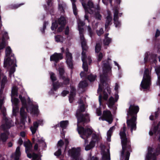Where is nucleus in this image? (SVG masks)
Segmentation results:
<instances>
[{
  "label": "nucleus",
  "mask_w": 160,
  "mask_h": 160,
  "mask_svg": "<svg viewBox=\"0 0 160 160\" xmlns=\"http://www.w3.org/2000/svg\"><path fill=\"white\" fill-rule=\"evenodd\" d=\"M114 24L116 27H119L120 25V23L118 20V8H115L114 9Z\"/></svg>",
  "instance_id": "obj_22"
},
{
  "label": "nucleus",
  "mask_w": 160,
  "mask_h": 160,
  "mask_svg": "<svg viewBox=\"0 0 160 160\" xmlns=\"http://www.w3.org/2000/svg\"><path fill=\"white\" fill-rule=\"evenodd\" d=\"M53 88L55 90H56L58 88L61 87V84L59 83L58 82L53 83Z\"/></svg>",
  "instance_id": "obj_40"
},
{
  "label": "nucleus",
  "mask_w": 160,
  "mask_h": 160,
  "mask_svg": "<svg viewBox=\"0 0 160 160\" xmlns=\"http://www.w3.org/2000/svg\"><path fill=\"white\" fill-rule=\"evenodd\" d=\"M106 19V20L105 24V27L106 29H107L112 19L111 13L109 11H108L107 12V15Z\"/></svg>",
  "instance_id": "obj_26"
},
{
  "label": "nucleus",
  "mask_w": 160,
  "mask_h": 160,
  "mask_svg": "<svg viewBox=\"0 0 160 160\" xmlns=\"http://www.w3.org/2000/svg\"><path fill=\"white\" fill-rule=\"evenodd\" d=\"M119 85L118 83H115L114 87V90L116 91V93L114 96V98L112 97H111L109 98L108 102V107L110 108L112 107L115 103L117 102L118 99V91L119 88Z\"/></svg>",
  "instance_id": "obj_15"
},
{
  "label": "nucleus",
  "mask_w": 160,
  "mask_h": 160,
  "mask_svg": "<svg viewBox=\"0 0 160 160\" xmlns=\"http://www.w3.org/2000/svg\"><path fill=\"white\" fill-rule=\"evenodd\" d=\"M101 50V46L99 43H97L95 47V52H98Z\"/></svg>",
  "instance_id": "obj_42"
},
{
  "label": "nucleus",
  "mask_w": 160,
  "mask_h": 160,
  "mask_svg": "<svg viewBox=\"0 0 160 160\" xmlns=\"http://www.w3.org/2000/svg\"><path fill=\"white\" fill-rule=\"evenodd\" d=\"M20 136L22 137H25L26 135V133L24 132H22L20 133Z\"/></svg>",
  "instance_id": "obj_54"
},
{
  "label": "nucleus",
  "mask_w": 160,
  "mask_h": 160,
  "mask_svg": "<svg viewBox=\"0 0 160 160\" xmlns=\"http://www.w3.org/2000/svg\"><path fill=\"white\" fill-rule=\"evenodd\" d=\"M50 78L52 82H54L56 80V78L55 76V74L52 72L50 73Z\"/></svg>",
  "instance_id": "obj_44"
},
{
  "label": "nucleus",
  "mask_w": 160,
  "mask_h": 160,
  "mask_svg": "<svg viewBox=\"0 0 160 160\" xmlns=\"http://www.w3.org/2000/svg\"><path fill=\"white\" fill-rule=\"evenodd\" d=\"M34 139L36 141H37L38 142V144H36L34 147V149L37 150L38 149L39 151L41 150L44 149L46 147V145L45 142L42 140L41 141V139L39 138H34Z\"/></svg>",
  "instance_id": "obj_18"
},
{
  "label": "nucleus",
  "mask_w": 160,
  "mask_h": 160,
  "mask_svg": "<svg viewBox=\"0 0 160 160\" xmlns=\"http://www.w3.org/2000/svg\"><path fill=\"white\" fill-rule=\"evenodd\" d=\"M7 82V77L6 76H3V78L1 82V88L0 90V111H1L4 117L2 121V124L1 126L2 128L4 129H8L13 125V123H12L11 120L10 119H8L5 117L6 110L5 107L3 106L4 103V97L2 92L4 85Z\"/></svg>",
  "instance_id": "obj_4"
},
{
  "label": "nucleus",
  "mask_w": 160,
  "mask_h": 160,
  "mask_svg": "<svg viewBox=\"0 0 160 160\" xmlns=\"http://www.w3.org/2000/svg\"><path fill=\"white\" fill-rule=\"evenodd\" d=\"M72 2V8L73 9V12L74 14L76 15L77 14V9L76 6L75 4L76 2V0H70Z\"/></svg>",
  "instance_id": "obj_34"
},
{
  "label": "nucleus",
  "mask_w": 160,
  "mask_h": 160,
  "mask_svg": "<svg viewBox=\"0 0 160 160\" xmlns=\"http://www.w3.org/2000/svg\"><path fill=\"white\" fill-rule=\"evenodd\" d=\"M149 134L151 136L154 135L155 138L159 140L160 139V122L158 124L156 127L152 126L150 130Z\"/></svg>",
  "instance_id": "obj_16"
},
{
  "label": "nucleus",
  "mask_w": 160,
  "mask_h": 160,
  "mask_svg": "<svg viewBox=\"0 0 160 160\" xmlns=\"http://www.w3.org/2000/svg\"><path fill=\"white\" fill-rule=\"evenodd\" d=\"M75 92V88L74 87H71V91L69 97V101L70 103L72 102L74 99Z\"/></svg>",
  "instance_id": "obj_29"
},
{
  "label": "nucleus",
  "mask_w": 160,
  "mask_h": 160,
  "mask_svg": "<svg viewBox=\"0 0 160 160\" xmlns=\"http://www.w3.org/2000/svg\"><path fill=\"white\" fill-rule=\"evenodd\" d=\"M68 124V121H61L60 123V126L63 129H65Z\"/></svg>",
  "instance_id": "obj_35"
},
{
  "label": "nucleus",
  "mask_w": 160,
  "mask_h": 160,
  "mask_svg": "<svg viewBox=\"0 0 160 160\" xmlns=\"http://www.w3.org/2000/svg\"><path fill=\"white\" fill-rule=\"evenodd\" d=\"M155 71L158 77V80L157 82V84L160 86V66L156 68Z\"/></svg>",
  "instance_id": "obj_33"
},
{
  "label": "nucleus",
  "mask_w": 160,
  "mask_h": 160,
  "mask_svg": "<svg viewBox=\"0 0 160 160\" xmlns=\"http://www.w3.org/2000/svg\"><path fill=\"white\" fill-rule=\"evenodd\" d=\"M68 91L64 90L62 92L61 94L62 96L64 97L67 94H68Z\"/></svg>",
  "instance_id": "obj_47"
},
{
  "label": "nucleus",
  "mask_w": 160,
  "mask_h": 160,
  "mask_svg": "<svg viewBox=\"0 0 160 160\" xmlns=\"http://www.w3.org/2000/svg\"><path fill=\"white\" fill-rule=\"evenodd\" d=\"M88 86V83L86 81L81 82L79 84V88H83Z\"/></svg>",
  "instance_id": "obj_36"
},
{
  "label": "nucleus",
  "mask_w": 160,
  "mask_h": 160,
  "mask_svg": "<svg viewBox=\"0 0 160 160\" xmlns=\"http://www.w3.org/2000/svg\"><path fill=\"white\" fill-rule=\"evenodd\" d=\"M155 57H156V56H152V55L150 54V52H147L145 54V57L144 58L145 62L147 61L148 60V58L150 59L151 58V59H153V62L156 64V61L155 59Z\"/></svg>",
  "instance_id": "obj_30"
},
{
  "label": "nucleus",
  "mask_w": 160,
  "mask_h": 160,
  "mask_svg": "<svg viewBox=\"0 0 160 160\" xmlns=\"http://www.w3.org/2000/svg\"><path fill=\"white\" fill-rule=\"evenodd\" d=\"M66 62L68 67L70 68H72L73 66L72 55L71 54L68 52V49L66 51Z\"/></svg>",
  "instance_id": "obj_21"
},
{
  "label": "nucleus",
  "mask_w": 160,
  "mask_h": 160,
  "mask_svg": "<svg viewBox=\"0 0 160 160\" xmlns=\"http://www.w3.org/2000/svg\"><path fill=\"white\" fill-rule=\"evenodd\" d=\"M115 129V127L114 126H112L111 127L109 130L108 131L107 133V140L108 142H110L111 141V137L112 135V134L114 130Z\"/></svg>",
  "instance_id": "obj_32"
},
{
  "label": "nucleus",
  "mask_w": 160,
  "mask_h": 160,
  "mask_svg": "<svg viewBox=\"0 0 160 160\" xmlns=\"http://www.w3.org/2000/svg\"><path fill=\"white\" fill-rule=\"evenodd\" d=\"M79 106L77 111L76 116L78 119L77 129L79 134L81 138L85 140V143H88L87 139L92 134V138L89 144L87 145L85 147V150L88 151L94 147L96 142L98 140V137L94 133L92 128H88L85 129L82 127H79V123L82 122H88L89 121V117L88 114L85 115L81 113L85 111V107L83 102L82 101H80L79 102Z\"/></svg>",
  "instance_id": "obj_1"
},
{
  "label": "nucleus",
  "mask_w": 160,
  "mask_h": 160,
  "mask_svg": "<svg viewBox=\"0 0 160 160\" xmlns=\"http://www.w3.org/2000/svg\"><path fill=\"white\" fill-rule=\"evenodd\" d=\"M22 4H20L18 5H17L16 6H15V7H14V8H17L18 7H19L20 6H21V5H22Z\"/></svg>",
  "instance_id": "obj_58"
},
{
  "label": "nucleus",
  "mask_w": 160,
  "mask_h": 160,
  "mask_svg": "<svg viewBox=\"0 0 160 160\" xmlns=\"http://www.w3.org/2000/svg\"><path fill=\"white\" fill-rule=\"evenodd\" d=\"M69 33V28L68 27H66L65 31V34L66 35H68Z\"/></svg>",
  "instance_id": "obj_53"
},
{
  "label": "nucleus",
  "mask_w": 160,
  "mask_h": 160,
  "mask_svg": "<svg viewBox=\"0 0 160 160\" xmlns=\"http://www.w3.org/2000/svg\"><path fill=\"white\" fill-rule=\"evenodd\" d=\"M24 146L26 148V152L28 157L29 158H32V160H41V156L39 154L33 153L32 154L30 153L32 149V145L30 141L24 142Z\"/></svg>",
  "instance_id": "obj_12"
},
{
  "label": "nucleus",
  "mask_w": 160,
  "mask_h": 160,
  "mask_svg": "<svg viewBox=\"0 0 160 160\" xmlns=\"http://www.w3.org/2000/svg\"><path fill=\"white\" fill-rule=\"evenodd\" d=\"M160 34V32L158 30H157L156 34H155V37H158Z\"/></svg>",
  "instance_id": "obj_52"
},
{
  "label": "nucleus",
  "mask_w": 160,
  "mask_h": 160,
  "mask_svg": "<svg viewBox=\"0 0 160 160\" xmlns=\"http://www.w3.org/2000/svg\"><path fill=\"white\" fill-rule=\"evenodd\" d=\"M81 149L80 148H72L68 151L69 155L72 158V160H83L80 156Z\"/></svg>",
  "instance_id": "obj_13"
},
{
  "label": "nucleus",
  "mask_w": 160,
  "mask_h": 160,
  "mask_svg": "<svg viewBox=\"0 0 160 160\" xmlns=\"http://www.w3.org/2000/svg\"><path fill=\"white\" fill-rule=\"evenodd\" d=\"M109 34L106 33L105 35V38L103 40V44L105 45H108L112 42V39L108 37Z\"/></svg>",
  "instance_id": "obj_31"
},
{
  "label": "nucleus",
  "mask_w": 160,
  "mask_h": 160,
  "mask_svg": "<svg viewBox=\"0 0 160 160\" xmlns=\"http://www.w3.org/2000/svg\"><path fill=\"white\" fill-rule=\"evenodd\" d=\"M102 160H110L109 149L105 147L102 148Z\"/></svg>",
  "instance_id": "obj_19"
},
{
  "label": "nucleus",
  "mask_w": 160,
  "mask_h": 160,
  "mask_svg": "<svg viewBox=\"0 0 160 160\" xmlns=\"http://www.w3.org/2000/svg\"><path fill=\"white\" fill-rule=\"evenodd\" d=\"M101 119L102 120L106 121L110 124L113 121L112 115L110 112L108 110L103 111L102 117L99 118V120Z\"/></svg>",
  "instance_id": "obj_17"
},
{
  "label": "nucleus",
  "mask_w": 160,
  "mask_h": 160,
  "mask_svg": "<svg viewBox=\"0 0 160 160\" xmlns=\"http://www.w3.org/2000/svg\"><path fill=\"white\" fill-rule=\"evenodd\" d=\"M114 63L115 65L116 66L118 67V69L119 70L120 68V67L116 61H114Z\"/></svg>",
  "instance_id": "obj_51"
},
{
  "label": "nucleus",
  "mask_w": 160,
  "mask_h": 160,
  "mask_svg": "<svg viewBox=\"0 0 160 160\" xmlns=\"http://www.w3.org/2000/svg\"><path fill=\"white\" fill-rule=\"evenodd\" d=\"M8 133H2L1 136V139L3 142H5L8 138Z\"/></svg>",
  "instance_id": "obj_37"
},
{
  "label": "nucleus",
  "mask_w": 160,
  "mask_h": 160,
  "mask_svg": "<svg viewBox=\"0 0 160 160\" xmlns=\"http://www.w3.org/2000/svg\"><path fill=\"white\" fill-rule=\"evenodd\" d=\"M43 121L42 120H40L38 121V122H35L33 123V126L30 128V130L33 134L35 133L38 125L43 124Z\"/></svg>",
  "instance_id": "obj_23"
},
{
  "label": "nucleus",
  "mask_w": 160,
  "mask_h": 160,
  "mask_svg": "<svg viewBox=\"0 0 160 160\" xmlns=\"http://www.w3.org/2000/svg\"><path fill=\"white\" fill-rule=\"evenodd\" d=\"M62 58V54L61 53H54L50 57L51 61H53L56 62H57L59 60Z\"/></svg>",
  "instance_id": "obj_24"
},
{
  "label": "nucleus",
  "mask_w": 160,
  "mask_h": 160,
  "mask_svg": "<svg viewBox=\"0 0 160 160\" xmlns=\"http://www.w3.org/2000/svg\"><path fill=\"white\" fill-rule=\"evenodd\" d=\"M103 57L102 53L101 52H100L97 57L98 60L99 61H101Z\"/></svg>",
  "instance_id": "obj_46"
},
{
  "label": "nucleus",
  "mask_w": 160,
  "mask_h": 160,
  "mask_svg": "<svg viewBox=\"0 0 160 160\" xmlns=\"http://www.w3.org/2000/svg\"><path fill=\"white\" fill-rule=\"evenodd\" d=\"M20 148L19 147H18L16 150L15 153L13 154L12 156V158L14 160H18L21 155L20 152Z\"/></svg>",
  "instance_id": "obj_27"
},
{
  "label": "nucleus",
  "mask_w": 160,
  "mask_h": 160,
  "mask_svg": "<svg viewBox=\"0 0 160 160\" xmlns=\"http://www.w3.org/2000/svg\"><path fill=\"white\" fill-rule=\"evenodd\" d=\"M160 113V109H158L157 112H155V116H154L152 115H151L149 117L150 119L152 120L154 119L155 118H157L158 116L159 113Z\"/></svg>",
  "instance_id": "obj_38"
},
{
  "label": "nucleus",
  "mask_w": 160,
  "mask_h": 160,
  "mask_svg": "<svg viewBox=\"0 0 160 160\" xmlns=\"http://www.w3.org/2000/svg\"><path fill=\"white\" fill-rule=\"evenodd\" d=\"M96 78V76H94L92 74H90L88 77V78L90 82H92L95 80Z\"/></svg>",
  "instance_id": "obj_41"
},
{
  "label": "nucleus",
  "mask_w": 160,
  "mask_h": 160,
  "mask_svg": "<svg viewBox=\"0 0 160 160\" xmlns=\"http://www.w3.org/2000/svg\"><path fill=\"white\" fill-rule=\"evenodd\" d=\"M12 145V143L11 142H9L8 143V146L9 147H11Z\"/></svg>",
  "instance_id": "obj_59"
},
{
  "label": "nucleus",
  "mask_w": 160,
  "mask_h": 160,
  "mask_svg": "<svg viewBox=\"0 0 160 160\" xmlns=\"http://www.w3.org/2000/svg\"><path fill=\"white\" fill-rule=\"evenodd\" d=\"M48 1L47 2V3L48 6H50L52 5V0H48Z\"/></svg>",
  "instance_id": "obj_56"
},
{
  "label": "nucleus",
  "mask_w": 160,
  "mask_h": 160,
  "mask_svg": "<svg viewBox=\"0 0 160 160\" xmlns=\"http://www.w3.org/2000/svg\"><path fill=\"white\" fill-rule=\"evenodd\" d=\"M116 2L117 4H119L120 2V0H116Z\"/></svg>",
  "instance_id": "obj_61"
},
{
  "label": "nucleus",
  "mask_w": 160,
  "mask_h": 160,
  "mask_svg": "<svg viewBox=\"0 0 160 160\" xmlns=\"http://www.w3.org/2000/svg\"><path fill=\"white\" fill-rule=\"evenodd\" d=\"M60 77L64 80V82L66 84H68L69 82V80L68 78H66L63 76L64 73V70L63 67H62L58 69Z\"/></svg>",
  "instance_id": "obj_25"
},
{
  "label": "nucleus",
  "mask_w": 160,
  "mask_h": 160,
  "mask_svg": "<svg viewBox=\"0 0 160 160\" xmlns=\"http://www.w3.org/2000/svg\"><path fill=\"white\" fill-rule=\"evenodd\" d=\"M47 23V22H45L44 23V25H43V28L41 30V31L42 32V33H44V30L46 28V23Z\"/></svg>",
  "instance_id": "obj_49"
},
{
  "label": "nucleus",
  "mask_w": 160,
  "mask_h": 160,
  "mask_svg": "<svg viewBox=\"0 0 160 160\" xmlns=\"http://www.w3.org/2000/svg\"><path fill=\"white\" fill-rule=\"evenodd\" d=\"M22 142H23V141L22 139H20L18 141V143L19 144H20V145H21L22 144Z\"/></svg>",
  "instance_id": "obj_57"
},
{
  "label": "nucleus",
  "mask_w": 160,
  "mask_h": 160,
  "mask_svg": "<svg viewBox=\"0 0 160 160\" xmlns=\"http://www.w3.org/2000/svg\"><path fill=\"white\" fill-rule=\"evenodd\" d=\"M18 88L16 86H13L12 88L11 94V102L12 106V114L16 116L18 112L19 100L16 97L18 96Z\"/></svg>",
  "instance_id": "obj_10"
},
{
  "label": "nucleus",
  "mask_w": 160,
  "mask_h": 160,
  "mask_svg": "<svg viewBox=\"0 0 160 160\" xmlns=\"http://www.w3.org/2000/svg\"><path fill=\"white\" fill-rule=\"evenodd\" d=\"M55 39L56 41L57 42H62L63 41V38L60 35L55 36Z\"/></svg>",
  "instance_id": "obj_39"
},
{
  "label": "nucleus",
  "mask_w": 160,
  "mask_h": 160,
  "mask_svg": "<svg viewBox=\"0 0 160 160\" xmlns=\"http://www.w3.org/2000/svg\"><path fill=\"white\" fill-rule=\"evenodd\" d=\"M78 23L82 49V60L83 62L82 68L84 70V72H81L80 75L81 77L86 78L87 76V74L89 73V72H88L87 63H88L90 64L92 62V60L90 57H87L85 55V51L88 48L86 46V40L83 35L84 30L82 27L84 25L85 23L79 19L78 20Z\"/></svg>",
  "instance_id": "obj_3"
},
{
  "label": "nucleus",
  "mask_w": 160,
  "mask_h": 160,
  "mask_svg": "<svg viewBox=\"0 0 160 160\" xmlns=\"http://www.w3.org/2000/svg\"><path fill=\"white\" fill-rule=\"evenodd\" d=\"M98 23H96V25H95V26H94V28H96L97 27V26H98Z\"/></svg>",
  "instance_id": "obj_62"
},
{
  "label": "nucleus",
  "mask_w": 160,
  "mask_h": 160,
  "mask_svg": "<svg viewBox=\"0 0 160 160\" xmlns=\"http://www.w3.org/2000/svg\"><path fill=\"white\" fill-rule=\"evenodd\" d=\"M66 23V19L64 17H61L58 20V22H52L51 29L52 30H54L56 29L58 26V23L60 27L58 28V32H61L64 28V27Z\"/></svg>",
  "instance_id": "obj_14"
},
{
  "label": "nucleus",
  "mask_w": 160,
  "mask_h": 160,
  "mask_svg": "<svg viewBox=\"0 0 160 160\" xmlns=\"http://www.w3.org/2000/svg\"><path fill=\"white\" fill-rule=\"evenodd\" d=\"M96 113L98 116H100L102 114L101 112L99 109H97Z\"/></svg>",
  "instance_id": "obj_48"
},
{
  "label": "nucleus",
  "mask_w": 160,
  "mask_h": 160,
  "mask_svg": "<svg viewBox=\"0 0 160 160\" xmlns=\"http://www.w3.org/2000/svg\"><path fill=\"white\" fill-rule=\"evenodd\" d=\"M82 3V5L84 9L86 14L85 15V19L88 20V22L89 21L88 19V16L87 15V13L92 14L94 12H96L95 13V16L96 18L100 20L102 18V16L100 13L98 12V10L100 9V8L98 5H97V7L94 6L93 3L91 0H89L87 4H86L84 2V0H79Z\"/></svg>",
  "instance_id": "obj_9"
},
{
  "label": "nucleus",
  "mask_w": 160,
  "mask_h": 160,
  "mask_svg": "<svg viewBox=\"0 0 160 160\" xmlns=\"http://www.w3.org/2000/svg\"><path fill=\"white\" fill-rule=\"evenodd\" d=\"M88 32H89V33H90V36L91 37H92V32L91 31V29L90 28V27H88Z\"/></svg>",
  "instance_id": "obj_55"
},
{
  "label": "nucleus",
  "mask_w": 160,
  "mask_h": 160,
  "mask_svg": "<svg viewBox=\"0 0 160 160\" xmlns=\"http://www.w3.org/2000/svg\"><path fill=\"white\" fill-rule=\"evenodd\" d=\"M109 60H111V59L108 58V60H105L102 62V73H100V82L97 91L98 93H100L99 101L100 106L101 105L102 98L105 100H107L111 92L108 83L109 79L107 77L111 75L112 71V67L108 61Z\"/></svg>",
  "instance_id": "obj_2"
},
{
  "label": "nucleus",
  "mask_w": 160,
  "mask_h": 160,
  "mask_svg": "<svg viewBox=\"0 0 160 160\" xmlns=\"http://www.w3.org/2000/svg\"><path fill=\"white\" fill-rule=\"evenodd\" d=\"M59 9L61 10H62L63 11V9L62 8V7L60 6L59 5Z\"/></svg>",
  "instance_id": "obj_60"
},
{
  "label": "nucleus",
  "mask_w": 160,
  "mask_h": 160,
  "mask_svg": "<svg viewBox=\"0 0 160 160\" xmlns=\"http://www.w3.org/2000/svg\"><path fill=\"white\" fill-rule=\"evenodd\" d=\"M28 122L30 123L31 122V120L29 118H28Z\"/></svg>",
  "instance_id": "obj_64"
},
{
  "label": "nucleus",
  "mask_w": 160,
  "mask_h": 160,
  "mask_svg": "<svg viewBox=\"0 0 160 160\" xmlns=\"http://www.w3.org/2000/svg\"><path fill=\"white\" fill-rule=\"evenodd\" d=\"M61 50H62V52H64V51L63 48H61Z\"/></svg>",
  "instance_id": "obj_63"
},
{
  "label": "nucleus",
  "mask_w": 160,
  "mask_h": 160,
  "mask_svg": "<svg viewBox=\"0 0 160 160\" xmlns=\"http://www.w3.org/2000/svg\"><path fill=\"white\" fill-rule=\"evenodd\" d=\"M22 93L19 95V98L22 103V107L20 109V114L22 121L26 118V113L25 112V108H26L27 111L31 113L37 114L39 112L38 106L37 105L32 104L28 107H26V102L25 98L26 92L22 90Z\"/></svg>",
  "instance_id": "obj_6"
},
{
  "label": "nucleus",
  "mask_w": 160,
  "mask_h": 160,
  "mask_svg": "<svg viewBox=\"0 0 160 160\" xmlns=\"http://www.w3.org/2000/svg\"><path fill=\"white\" fill-rule=\"evenodd\" d=\"M151 84L150 73L148 69H146L140 86L144 90H147L149 89Z\"/></svg>",
  "instance_id": "obj_11"
},
{
  "label": "nucleus",
  "mask_w": 160,
  "mask_h": 160,
  "mask_svg": "<svg viewBox=\"0 0 160 160\" xmlns=\"http://www.w3.org/2000/svg\"><path fill=\"white\" fill-rule=\"evenodd\" d=\"M65 149H66L67 146L68 145V141L67 139H65Z\"/></svg>",
  "instance_id": "obj_50"
},
{
  "label": "nucleus",
  "mask_w": 160,
  "mask_h": 160,
  "mask_svg": "<svg viewBox=\"0 0 160 160\" xmlns=\"http://www.w3.org/2000/svg\"><path fill=\"white\" fill-rule=\"evenodd\" d=\"M87 160H97V158L93 156L92 157L91 153H89L88 155V158Z\"/></svg>",
  "instance_id": "obj_43"
},
{
  "label": "nucleus",
  "mask_w": 160,
  "mask_h": 160,
  "mask_svg": "<svg viewBox=\"0 0 160 160\" xmlns=\"http://www.w3.org/2000/svg\"><path fill=\"white\" fill-rule=\"evenodd\" d=\"M6 57L4 62V67L9 70V76L11 77L13 76L15 71V67H17L16 60L11 53V50L10 47H8L6 49Z\"/></svg>",
  "instance_id": "obj_8"
},
{
  "label": "nucleus",
  "mask_w": 160,
  "mask_h": 160,
  "mask_svg": "<svg viewBox=\"0 0 160 160\" xmlns=\"http://www.w3.org/2000/svg\"><path fill=\"white\" fill-rule=\"evenodd\" d=\"M125 129V127H124L121 129L119 133L121 140L122 148V150L121 152L120 160H129L130 152H131L130 141L126 137Z\"/></svg>",
  "instance_id": "obj_5"
},
{
  "label": "nucleus",
  "mask_w": 160,
  "mask_h": 160,
  "mask_svg": "<svg viewBox=\"0 0 160 160\" xmlns=\"http://www.w3.org/2000/svg\"><path fill=\"white\" fill-rule=\"evenodd\" d=\"M139 110V108L138 106L132 105L130 106L127 111V124L128 127L130 128L132 132L133 130H135L136 128L137 114Z\"/></svg>",
  "instance_id": "obj_7"
},
{
  "label": "nucleus",
  "mask_w": 160,
  "mask_h": 160,
  "mask_svg": "<svg viewBox=\"0 0 160 160\" xmlns=\"http://www.w3.org/2000/svg\"><path fill=\"white\" fill-rule=\"evenodd\" d=\"M64 145V143L62 140H60L58 142L57 144V147L58 148V150L54 153V155L57 156H58L61 154V150L59 148H61Z\"/></svg>",
  "instance_id": "obj_28"
},
{
  "label": "nucleus",
  "mask_w": 160,
  "mask_h": 160,
  "mask_svg": "<svg viewBox=\"0 0 160 160\" xmlns=\"http://www.w3.org/2000/svg\"><path fill=\"white\" fill-rule=\"evenodd\" d=\"M158 154L155 153L153 149L151 148L148 149V153L146 156L145 160H156V156Z\"/></svg>",
  "instance_id": "obj_20"
},
{
  "label": "nucleus",
  "mask_w": 160,
  "mask_h": 160,
  "mask_svg": "<svg viewBox=\"0 0 160 160\" xmlns=\"http://www.w3.org/2000/svg\"><path fill=\"white\" fill-rule=\"evenodd\" d=\"M97 33L98 36H100L103 33V31L102 28H101L99 30H97Z\"/></svg>",
  "instance_id": "obj_45"
}]
</instances>
